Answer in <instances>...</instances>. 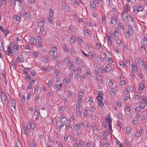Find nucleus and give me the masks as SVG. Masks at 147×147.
I'll list each match as a JSON object with an SVG mask.
<instances>
[{"label":"nucleus","mask_w":147,"mask_h":147,"mask_svg":"<svg viewBox=\"0 0 147 147\" xmlns=\"http://www.w3.org/2000/svg\"><path fill=\"white\" fill-rule=\"evenodd\" d=\"M126 7H123V10L125 11H128L130 9V5L128 3L125 4Z\"/></svg>","instance_id":"ddd939ff"},{"label":"nucleus","mask_w":147,"mask_h":147,"mask_svg":"<svg viewBox=\"0 0 147 147\" xmlns=\"http://www.w3.org/2000/svg\"><path fill=\"white\" fill-rule=\"evenodd\" d=\"M44 25V24L43 22H40L38 24V26L40 27H42Z\"/></svg>","instance_id":"6e6d98bb"},{"label":"nucleus","mask_w":147,"mask_h":147,"mask_svg":"<svg viewBox=\"0 0 147 147\" xmlns=\"http://www.w3.org/2000/svg\"><path fill=\"white\" fill-rule=\"evenodd\" d=\"M116 91L114 89H111L110 90V92L111 94L113 95H115V94Z\"/></svg>","instance_id":"2f4dec72"},{"label":"nucleus","mask_w":147,"mask_h":147,"mask_svg":"<svg viewBox=\"0 0 147 147\" xmlns=\"http://www.w3.org/2000/svg\"><path fill=\"white\" fill-rule=\"evenodd\" d=\"M14 18L18 21H19L20 20V17L16 15L14 16Z\"/></svg>","instance_id":"603ef678"},{"label":"nucleus","mask_w":147,"mask_h":147,"mask_svg":"<svg viewBox=\"0 0 147 147\" xmlns=\"http://www.w3.org/2000/svg\"><path fill=\"white\" fill-rule=\"evenodd\" d=\"M49 12L50 13V16H52L53 15V13L54 12L53 10L51 9H50L49 10Z\"/></svg>","instance_id":"c03bdc74"},{"label":"nucleus","mask_w":147,"mask_h":147,"mask_svg":"<svg viewBox=\"0 0 147 147\" xmlns=\"http://www.w3.org/2000/svg\"><path fill=\"white\" fill-rule=\"evenodd\" d=\"M81 107L80 104H78L76 106V110H79Z\"/></svg>","instance_id":"bf43d9fd"},{"label":"nucleus","mask_w":147,"mask_h":147,"mask_svg":"<svg viewBox=\"0 0 147 147\" xmlns=\"http://www.w3.org/2000/svg\"><path fill=\"white\" fill-rule=\"evenodd\" d=\"M12 49L11 46L9 45L8 46L7 51L8 55H9L10 54L12 53Z\"/></svg>","instance_id":"6ab92c4d"},{"label":"nucleus","mask_w":147,"mask_h":147,"mask_svg":"<svg viewBox=\"0 0 147 147\" xmlns=\"http://www.w3.org/2000/svg\"><path fill=\"white\" fill-rule=\"evenodd\" d=\"M30 132L31 129H30V125H28V123L24 124L23 125V128L22 130V133L26 134V132L29 133Z\"/></svg>","instance_id":"f257e3e1"},{"label":"nucleus","mask_w":147,"mask_h":147,"mask_svg":"<svg viewBox=\"0 0 147 147\" xmlns=\"http://www.w3.org/2000/svg\"><path fill=\"white\" fill-rule=\"evenodd\" d=\"M63 47L64 50L65 51H67L68 47L67 45H64L63 46Z\"/></svg>","instance_id":"58836bf2"},{"label":"nucleus","mask_w":147,"mask_h":147,"mask_svg":"<svg viewBox=\"0 0 147 147\" xmlns=\"http://www.w3.org/2000/svg\"><path fill=\"white\" fill-rule=\"evenodd\" d=\"M128 31L129 33L131 34L132 35L134 34L133 31L132 27L130 26H128Z\"/></svg>","instance_id":"2eb2a0df"},{"label":"nucleus","mask_w":147,"mask_h":147,"mask_svg":"<svg viewBox=\"0 0 147 147\" xmlns=\"http://www.w3.org/2000/svg\"><path fill=\"white\" fill-rule=\"evenodd\" d=\"M107 38L108 39V42L109 43V42L111 41V40H113L115 41L114 37L113 36H110V37L108 35H107Z\"/></svg>","instance_id":"4468645a"},{"label":"nucleus","mask_w":147,"mask_h":147,"mask_svg":"<svg viewBox=\"0 0 147 147\" xmlns=\"http://www.w3.org/2000/svg\"><path fill=\"white\" fill-rule=\"evenodd\" d=\"M127 12L128 11H125L121 12V17L123 20H126L127 19L128 16Z\"/></svg>","instance_id":"423d86ee"},{"label":"nucleus","mask_w":147,"mask_h":147,"mask_svg":"<svg viewBox=\"0 0 147 147\" xmlns=\"http://www.w3.org/2000/svg\"><path fill=\"white\" fill-rule=\"evenodd\" d=\"M60 119L61 123V125L59 126V127L60 129H61V128L66 124L67 122V120L66 119L65 117L61 116L60 117Z\"/></svg>","instance_id":"20e7f679"},{"label":"nucleus","mask_w":147,"mask_h":147,"mask_svg":"<svg viewBox=\"0 0 147 147\" xmlns=\"http://www.w3.org/2000/svg\"><path fill=\"white\" fill-rule=\"evenodd\" d=\"M134 12L136 14H137L139 11H143V8L140 5L138 4L137 6H134Z\"/></svg>","instance_id":"7ed1b4c3"},{"label":"nucleus","mask_w":147,"mask_h":147,"mask_svg":"<svg viewBox=\"0 0 147 147\" xmlns=\"http://www.w3.org/2000/svg\"><path fill=\"white\" fill-rule=\"evenodd\" d=\"M106 122L105 121H103L102 122L101 126L102 127L105 128L106 126Z\"/></svg>","instance_id":"8fccbe9b"},{"label":"nucleus","mask_w":147,"mask_h":147,"mask_svg":"<svg viewBox=\"0 0 147 147\" xmlns=\"http://www.w3.org/2000/svg\"><path fill=\"white\" fill-rule=\"evenodd\" d=\"M147 105V102H142L140 103V106L142 108L144 109Z\"/></svg>","instance_id":"f3484780"},{"label":"nucleus","mask_w":147,"mask_h":147,"mask_svg":"<svg viewBox=\"0 0 147 147\" xmlns=\"http://www.w3.org/2000/svg\"><path fill=\"white\" fill-rule=\"evenodd\" d=\"M106 119L107 122L109 124H110V123H111L112 120L110 117H108L106 118Z\"/></svg>","instance_id":"c85d7f7f"},{"label":"nucleus","mask_w":147,"mask_h":147,"mask_svg":"<svg viewBox=\"0 0 147 147\" xmlns=\"http://www.w3.org/2000/svg\"><path fill=\"white\" fill-rule=\"evenodd\" d=\"M92 129L93 131V133L94 134H95L94 131H96L97 130V127L96 125H94L92 127Z\"/></svg>","instance_id":"79ce46f5"},{"label":"nucleus","mask_w":147,"mask_h":147,"mask_svg":"<svg viewBox=\"0 0 147 147\" xmlns=\"http://www.w3.org/2000/svg\"><path fill=\"white\" fill-rule=\"evenodd\" d=\"M141 136L140 133V132H137L135 134V136L136 137H137L138 138H139Z\"/></svg>","instance_id":"a18cd8bd"},{"label":"nucleus","mask_w":147,"mask_h":147,"mask_svg":"<svg viewBox=\"0 0 147 147\" xmlns=\"http://www.w3.org/2000/svg\"><path fill=\"white\" fill-rule=\"evenodd\" d=\"M132 122L134 124H135V125L137 124L138 123V121L137 120H136L134 119L132 121Z\"/></svg>","instance_id":"69168bd1"},{"label":"nucleus","mask_w":147,"mask_h":147,"mask_svg":"<svg viewBox=\"0 0 147 147\" xmlns=\"http://www.w3.org/2000/svg\"><path fill=\"white\" fill-rule=\"evenodd\" d=\"M76 63L78 64H79L80 63L81 61L80 59H79L78 58L76 59Z\"/></svg>","instance_id":"774afa93"},{"label":"nucleus","mask_w":147,"mask_h":147,"mask_svg":"<svg viewBox=\"0 0 147 147\" xmlns=\"http://www.w3.org/2000/svg\"><path fill=\"white\" fill-rule=\"evenodd\" d=\"M21 141L19 140H18L16 143V147H22V145L21 144Z\"/></svg>","instance_id":"393cba45"},{"label":"nucleus","mask_w":147,"mask_h":147,"mask_svg":"<svg viewBox=\"0 0 147 147\" xmlns=\"http://www.w3.org/2000/svg\"><path fill=\"white\" fill-rule=\"evenodd\" d=\"M144 88L143 84H140L139 88L138 90V92L140 93H141V91L144 89Z\"/></svg>","instance_id":"a211bd4d"},{"label":"nucleus","mask_w":147,"mask_h":147,"mask_svg":"<svg viewBox=\"0 0 147 147\" xmlns=\"http://www.w3.org/2000/svg\"><path fill=\"white\" fill-rule=\"evenodd\" d=\"M133 89V87L131 86L129 87L127 89V91H129V92H132Z\"/></svg>","instance_id":"c9c22d12"},{"label":"nucleus","mask_w":147,"mask_h":147,"mask_svg":"<svg viewBox=\"0 0 147 147\" xmlns=\"http://www.w3.org/2000/svg\"><path fill=\"white\" fill-rule=\"evenodd\" d=\"M102 22L103 24H104L106 23V19L105 18L102 17Z\"/></svg>","instance_id":"0e129e2a"},{"label":"nucleus","mask_w":147,"mask_h":147,"mask_svg":"<svg viewBox=\"0 0 147 147\" xmlns=\"http://www.w3.org/2000/svg\"><path fill=\"white\" fill-rule=\"evenodd\" d=\"M96 49H100V45L99 44V43H97L96 45Z\"/></svg>","instance_id":"3c124183"},{"label":"nucleus","mask_w":147,"mask_h":147,"mask_svg":"<svg viewBox=\"0 0 147 147\" xmlns=\"http://www.w3.org/2000/svg\"><path fill=\"white\" fill-rule=\"evenodd\" d=\"M113 81H110L108 83V85L109 86H112L113 84Z\"/></svg>","instance_id":"4d7b16f0"},{"label":"nucleus","mask_w":147,"mask_h":147,"mask_svg":"<svg viewBox=\"0 0 147 147\" xmlns=\"http://www.w3.org/2000/svg\"><path fill=\"white\" fill-rule=\"evenodd\" d=\"M35 40L37 42L39 43L41 41V38L39 36H37Z\"/></svg>","instance_id":"5701e85b"},{"label":"nucleus","mask_w":147,"mask_h":147,"mask_svg":"<svg viewBox=\"0 0 147 147\" xmlns=\"http://www.w3.org/2000/svg\"><path fill=\"white\" fill-rule=\"evenodd\" d=\"M13 49L14 51H17L19 49V47L16 45H14L13 47Z\"/></svg>","instance_id":"bb28decb"},{"label":"nucleus","mask_w":147,"mask_h":147,"mask_svg":"<svg viewBox=\"0 0 147 147\" xmlns=\"http://www.w3.org/2000/svg\"><path fill=\"white\" fill-rule=\"evenodd\" d=\"M98 71L99 72L102 73L103 72V70L101 67H99L98 69Z\"/></svg>","instance_id":"680f3d73"},{"label":"nucleus","mask_w":147,"mask_h":147,"mask_svg":"<svg viewBox=\"0 0 147 147\" xmlns=\"http://www.w3.org/2000/svg\"><path fill=\"white\" fill-rule=\"evenodd\" d=\"M88 146L89 147H93V145L90 143H88L87 144Z\"/></svg>","instance_id":"338daca9"},{"label":"nucleus","mask_w":147,"mask_h":147,"mask_svg":"<svg viewBox=\"0 0 147 147\" xmlns=\"http://www.w3.org/2000/svg\"><path fill=\"white\" fill-rule=\"evenodd\" d=\"M128 21H131L133 22H134V20L130 16L128 17Z\"/></svg>","instance_id":"7c9ffc66"},{"label":"nucleus","mask_w":147,"mask_h":147,"mask_svg":"<svg viewBox=\"0 0 147 147\" xmlns=\"http://www.w3.org/2000/svg\"><path fill=\"white\" fill-rule=\"evenodd\" d=\"M48 20L49 21V22L50 23H52V20H53V18L52 17V16H50L48 17Z\"/></svg>","instance_id":"473e14b6"},{"label":"nucleus","mask_w":147,"mask_h":147,"mask_svg":"<svg viewBox=\"0 0 147 147\" xmlns=\"http://www.w3.org/2000/svg\"><path fill=\"white\" fill-rule=\"evenodd\" d=\"M130 35H131V34H130L128 32H125V35L126 37H129Z\"/></svg>","instance_id":"13d9d810"},{"label":"nucleus","mask_w":147,"mask_h":147,"mask_svg":"<svg viewBox=\"0 0 147 147\" xmlns=\"http://www.w3.org/2000/svg\"><path fill=\"white\" fill-rule=\"evenodd\" d=\"M141 99L143 101L145 102H147V98L145 96L143 95L141 97Z\"/></svg>","instance_id":"b1692460"},{"label":"nucleus","mask_w":147,"mask_h":147,"mask_svg":"<svg viewBox=\"0 0 147 147\" xmlns=\"http://www.w3.org/2000/svg\"><path fill=\"white\" fill-rule=\"evenodd\" d=\"M109 133L108 131H106L102 133V135L104 136H107L109 135Z\"/></svg>","instance_id":"de8ad7c7"},{"label":"nucleus","mask_w":147,"mask_h":147,"mask_svg":"<svg viewBox=\"0 0 147 147\" xmlns=\"http://www.w3.org/2000/svg\"><path fill=\"white\" fill-rule=\"evenodd\" d=\"M42 44L41 43H39L37 47L39 50H41L42 49Z\"/></svg>","instance_id":"a19ab883"},{"label":"nucleus","mask_w":147,"mask_h":147,"mask_svg":"<svg viewBox=\"0 0 147 147\" xmlns=\"http://www.w3.org/2000/svg\"><path fill=\"white\" fill-rule=\"evenodd\" d=\"M90 5V8L91 9H92L93 11L96 10V4L94 3H93Z\"/></svg>","instance_id":"aec40b11"},{"label":"nucleus","mask_w":147,"mask_h":147,"mask_svg":"<svg viewBox=\"0 0 147 147\" xmlns=\"http://www.w3.org/2000/svg\"><path fill=\"white\" fill-rule=\"evenodd\" d=\"M52 49L50 50L49 52V54L50 55L53 56L54 55L55 52L57 51V49L56 47L51 46Z\"/></svg>","instance_id":"0eeeda50"},{"label":"nucleus","mask_w":147,"mask_h":147,"mask_svg":"<svg viewBox=\"0 0 147 147\" xmlns=\"http://www.w3.org/2000/svg\"><path fill=\"white\" fill-rule=\"evenodd\" d=\"M124 64L127 67L129 66L130 63L127 61H126L124 62Z\"/></svg>","instance_id":"ea45409f"},{"label":"nucleus","mask_w":147,"mask_h":147,"mask_svg":"<svg viewBox=\"0 0 147 147\" xmlns=\"http://www.w3.org/2000/svg\"><path fill=\"white\" fill-rule=\"evenodd\" d=\"M54 91H57L58 90H60V89L59 87V85H55L54 87Z\"/></svg>","instance_id":"4be33fe9"},{"label":"nucleus","mask_w":147,"mask_h":147,"mask_svg":"<svg viewBox=\"0 0 147 147\" xmlns=\"http://www.w3.org/2000/svg\"><path fill=\"white\" fill-rule=\"evenodd\" d=\"M80 124H76L75 126V128L76 130L79 129V128L80 127Z\"/></svg>","instance_id":"864d4df0"},{"label":"nucleus","mask_w":147,"mask_h":147,"mask_svg":"<svg viewBox=\"0 0 147 147\" xmlns=\"http://www.w3.org/2000/svg\"><path fill=\"white\" fill-rule=\"evenodd\" d=\"M17 59L18 60V61L19 62H23L24 61L23 56L22 55H20L18 56L17 57Z\"/></svg>","instance_id":"dca6fc26"},{"label":"nucleus","mask_w":147,"mask_h":147,"mask_svg":"<svg viewBox=\"0 0 147 147\" xmlns=\"http://www.w3.org/2000/svg\"><path fill=\"white\" fill-rule=\"evenodd\" d=\"M138 64L139 66L145 68L144 63L141 58H139L138 60Z\"/></svg>","instance_id":"1a4fd4ad"},{"label":"nucleus","mask_w":147,"mask_h":147,"mask_svg":"<svg viewBox=\"0 0 147 147\" xmlns=\"http://www.w3.org/2000/svg\"><path fill=\"white\" fill-rule=\"evenodd\" d=\"M132 71L134 73H136L138 71V70L137 65L136 63H133L131 65Z\"/></svg>","instance_id":"39448f33"},{"label":"nucleus","mask_w":147,"mask_h":147,"mask_svg":"<svg viewBox=\"0 0 147 147\" xmlns=\"http://www.w3.org/2000/svg\"><path fill=\"white\" fill-rule=\"evenodd\" d=\"M142 108L141 107L138 106L136 107L135 108V110L136 111H140L141 109Z\"/></svg>","instance_id":"e433bc0d"},{"label":"nucleus","mask_w":147,"mask_h":147,"mask_svg":"<svg viewBox=\"0 0 147 147\" xmlns=\"http://www.w3.org/2000/svg\"><path fill=\"white\" fill-rule=\"evenodd\" d=\"M111 69V67L109 65H107L105 67V69L104 70L107 73L110 71Z\"/></svg>","instance_id":"f8f14e48"},{"label":"nucleus","mask_w":147,"mask_h":147,"mask_svg":"<svg viewBox=\"0 0 147 147\" xmlns=\"http://www.w3.org/2000/svg\"><path fill=\"white\" fill-rule=\"evenodd\" d=\"M98 105L100 107H102L103 105V102L101 101L98 102Z\"/></svg>","instance_id":"49530a36"},{"label":"nucleus","mask_w":147,"mask_h":147,"mask_svg":"<svg viewBox=\"0 0 147 147\" xmlns=\"http://www.w3.org/2000/svg\"><path fill=\"white\" fill-rule=\"evenodd\" d=\"M70 51L71 53H75V51L73 47H71L70 49Z\"/></svg>","instance_id":"e2e57ef3"},{"label":"nucleus","mask_w":147,"mask_h":147,"mask_svg":"<svg viewBox=\"0 0 147 147\" xmlns=\"http://www.w3.org/2000/svg\"><path fill=\"white\" fill-rule=\"evenodd\" d=\"M1 98L3 105H6L8 103L6 99L5 94L1 92L0 94Z\"/></svg>","instance_id":"f03ea898"},{"label":"nucleus","mask_w":147,"mask_h":147,"mask_svg":"<svg viewBox=\"0 0 147 147\" xmlns=\"http://www.w3.org/2000/svg\"><path fill=\"white\" fill-rule=\"evenodd\" d=\"M84 34L86 36L88 37L89 35V33L88 32V31H87V30H86V31H85V30L84 31Z\"/></svg>","instance_id":"5fc2aeb1"},{"label":"nucleus","mask_w":147,"mask_h":147,"mask_svg":"<svg viewBox=\"0 0 147 147\" xmlns=\"http://www.w3.org/2000/svg\"><path fill=\"white\" fill-rule=\"evenodd\" d=\"M117 18L116 17L113 16L111 17L110 22L111 24H116L117 23Z\"/></svg>","instance_id":"9b49d317"},{"label":"nucleus","mask_w":147,"mask_h":147,"mask_svg":"<svg viewBox=\"0 0 147 147\" xmlns=\"http://www.w3.org/2000/svg\"><path fill=\"white\" fill-rule=\"evenodd\" d=\"M70 42L71 43H74L75 42V40H74V38L73 36L71 37L70 39Z\"/></svg>","instance_id":"4c0bfd02"},{"label":"nucleus","mask_w":147,"mask_h":147,"mask_svg":"<svg viewBox=\"0 0 147 147\" xmlns=\"http://www.w3.org/2000/svg\"><path fill=\"white\" fill-rule=\"evenodd\" d=\"M28 125H30V129L31 128L32 129H33L35 127V125L34 123H28Z\"/></svg>","instance_id":"412c9836"},{"label":"nucleus","mask_w":147,"mask_h":147,"mask_svg":"<svg viewBox=\"0 0 147 147\" xmlns=\"http://www.w3.org/2000/svg\"><path fill=\"white\" fill-rule=\"evenodd\" d=\"M3 32L5 34V36H6L9 33V32L7 30L5 29V31Z\"/></svg>","instance_id":"09e8293b"},{"label":"nucleus","mask_w":147,"mask_h":147,"mask_svg":"<svg viewBox=\"0 0 147 147\" xmlns=\"http://www.w3.org/2000/svg\"><path fill=\"white\" fill-rule=\"evenodd\" d=\"M97 80L99 83H100L102 82V78L101 77H99L97 78Z\"/></svg>","instance_id":"72a5a7b5"},{"label":"nucleus","mask_w":147,"mask_h":147,"mask_svg":"<svg viewBox=\"0 0 147 147\" xmlns=\"http://www.w3.org/2000/svg\"><path fill=\"white\" fill-rule=\"evenodd\" d=\"M61 7L62 9L65 11V12H68L69 11V9L66 7L65 4V3H63L61 4Z\"/></svg>","instance_id":"6e6552de"},{"label":"nucleus","mask_w":147,"mask_h":147,"mask_svg":"<svg viewBox=\"0 0 147 147\" xmlns=\"http://www.w3.org/2000/svg\"><path fill=\"white\" fill-rule=\"evenodd\" d=\"M11 104V107L13 108L14 110L15 109V107L16 106V100L14 99H11V100H10Z\"/></svg>","instance_id":"9d476101"},{"label":"nucleus","mask_w":147,"mask_h":147,"mask_svg":"<svg viewBox=\"0 0 147 147\" xmlns=\"http://www.w3.org/2000/svg\"><path fill=\"white\" fill-rule=\"evenodd\" d=\"M2 75L3 76V77H2V78L3 79H5L6 78V74L5 72H3L2 73Z\"/></svg>","instance_id":"052dcab7"},{"label":"nucleus","mask_w":147,"mask_h":147,"mask_svg":"<svg viewBox=\"0 0 147 147\" xmlns=\"http://www.w3.org/2000/svg\"><path fill=\"white\" fill-rule=\"evenodd\" d=\"M125 81L124 80H121L120 82H119L121 86L125 85Z\"/></svg>","instance_id":"37998d69"},{"label":"nucleus","mask_w":147,"mask_h":147,"mask_svg":"<svg viewBox=\"0 0 147 147\" xmlns=\"http://www.w3.org/2000/svg\"><path fill=\"white\" fill-rule=\"evenodd\" d=\"M143 44L147 47V39L146 38H144L143 39Z\"/></svg>","instance_id":"cd10ccee"},{"label":"nucleus","mask_w":147,"mask_h":147,"mask_svg":"<svg viewBox=\"0 0 147 147\" xmlns=\"http://www.w3.org/2000/svg\"><path fill=\"white\" fill-rule=\"evenodd\" d=\"M118 27L120 29H123L124 26L123 24L119 23V24H118Z\"/></svg>","instance_id":"f704fd0d"},{"label":"nucleus","mask_w":147,"mask_h":147,"mask_svg":"<svg viewBox=\"0 0 147 147\" xmlns=\"http://www.w3.org/2000/svg\"><path fill=\"white\" fill-rule=\"evenodd\" d=\"M97 99L99 101H101L103 100V98L101 96H98L97 97Z\"/></svg>","instance_id":"c756f323"},{"label":"nucleus","mask_w":147,"mask_h":147,"mask_svg":"<svg viewBox=\"0 0 147 147\" xmlns=\"http://www.w3.org/2000/svg\"><path fill=\"white\" fill-rule=\"evenodd\" d=\"M82 53L83 55L86 57H90L91 56L92 57H93V55H90V53H89V54H86L83 51H82Z\"/></svg>","instance_id":"a878e982"}]
</instances>
